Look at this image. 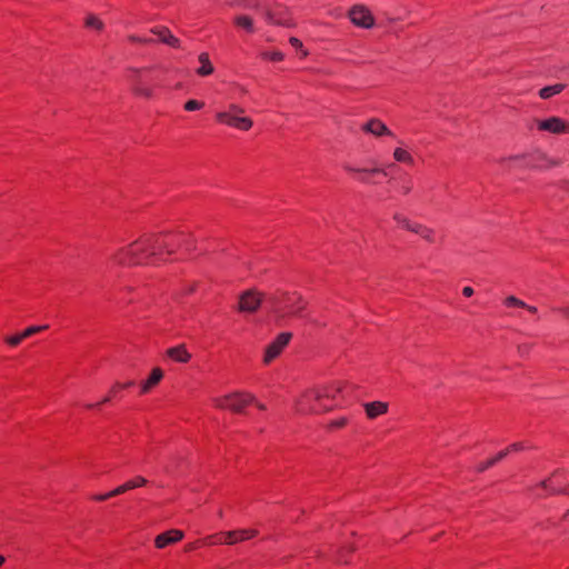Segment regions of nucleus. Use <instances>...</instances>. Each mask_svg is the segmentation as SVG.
I'll return each instance as SVG.
<instances>
[{"label": "nucleus", "mask_w": 569, "mask_h": 569, "mask_svg": "<svg viewBox=\"0 0 569 569\" xmlns=\"http://www.w3.org/2000/svg\"><path fill=\"white\" fill-rule=\"evenodd\" d=\"M526 448L527 447L523 442H515V443H511L509 447H507L505 450H501L500 452H507V455H508L509 452L520 451Z\"/></svg>", "instance_id": "42"}, {"label": "nucleus", "mask_w": 569, "mask_h": 569, "mask_svg": "<svg viewBox=\"0 0 569 569\" xmlns=\"http://www.w3.org/2000/svg\"><path fill=\"white\" fill-rule=\"evenodd\" d=\"M258 408H259L260 410H264V406H263V405H259V406H258Z\"/></svg>", "instance_id": "53"}, {"label": "nucleus", "mask_w": 569, "mask_h": 569, "mask_svg": "<svg viewBox=\"0 0 569 569\" xmlns=\"http://www.w3.org/2000/svg\"><path fill=\"white\" fill-rule=\"evenodd\" d=\"M198 62H199L200 67L196 69V73L199 77H208L214 72V67H213L212 62L210 61V57H209L208 52H201L198 56Z\"/></svg>", "instance_id": "25"}, {"label": "nucleus", "mask_w": 569, "mask_h": 569, "mask_svg": "<svg viewBox=\"0 0 569 569\" xmlns=\"http://www.w3.org/2000/svg\"><path fill=\"white\" fill-rule=\"evenodd\" d=\"M348 17L357 27L370 29L375 26V17L366 6L356 4L351 7Z\"/></svg>", "instance_id": "11"}, {"label": "nucleus", "mask_w": 569, "mask_h": 569, "mask_svg": "<svg viewBox=\"0 0 569 569\" xmlns=\"http://www.w3.org/2000/svg\"><path fill=\"white\" fill-rule=\"evenodd\" d=\"M183 538V532L177 529H171L158 535L154 539V545L159 549H163L169 545L180 541Z\"/></svg>", "instance_id": "18"}, {"label": "nucleus", "mask_w": 569, "mask_h": 569, "mask_svg": "<svg viewBox=\"0 0 569 569\" xmlns=\"http://www.w3.org/2000/svg\"><path fill=\"white\" fill-rule=\"evenodd\" d=\"M134 292H136V288L134 287H132V286H123V287L118 288L112 293V298L111 299H113L118 303L130 305V303H132L136 300Z\"/></svg>", "instance_id": "21"}, {"label": "nucleus", "mask_w": 569, "mask_h": 569, "mask_svg": "<svg viewBox=\"0 0 569 569\" xmlns=\"http://www.w3.org/2000/svg\"><path fill=\"white\" fill-rule=\"evenodd\" d=\"M392 219L396 222L398 228L409 231V232H412V233H415L416 228L419 223V221L412 220V219L408 218L406 214L400 213V212L395 213Z\"/></svg>", "instance_id": "28"}, {"label": "nucleus", "mask_w": 569, "mask_h": 569, "mask_svg": "<svg viewBox=\"0 0 569 569\" xmlns=\"http://www.w3.org/2000/svg\"><path fill=\"white\" fill-rule=\"evenodd\" d=\"M415 234H418L427 243L433 244L437 241V232L433 228L428 227L421 222L418 223Z\"/></svg>", "instance_id": "29"}, {"label": "nucleus", "mask_w": 569, "mask_h": 569, "mask_svg": "<svg viewBox=\"0 0 569 569\" xmlns=\"http://www.w3.org/2000/svg\"><path fill=\"white\" fill-rule=\"evenodd\" d=\"M127 41L130 42V43H139V44H149V43L156 42V40L152 39V38L138 37V36H134V34L128 36L127 37Z\"/></svg>", "instance_id": "39"}, {"label": "nucleus", "mask_w": 569, "mask_h": 569, "mask_svg": "<svg viewBox=\"0 0 569 569\" xmlns=\"http://www.w3.org/2000/svg\"><path fill=\"white\" fill-rule=\"evenodd\" d=\"M264 18L269 23L290 27L292 17L289 9L282 4H274L264 11Z\"/></svg>", "instance_id": "12"}, {"label": "nucleus", "mask_w": 569, "mask_h": 569, "mask_svg": "<svg viewBox=\"0 0 569 569\" xmlns=\"http://www.w3.org/2000/svg\"><path fill=\"white\" fill-rule=\"evenodd\" d=\"M355 548L353 547H343L340 551H339V555L337 557V560L339 562H345V563H348V559H347V553H349L350 551H352Z\"/></svg>", "instance_id": "43"}, {"label": "nucleus", "mask_w": 569, "mask_h": 569, "mask_svg": "<svg viewBox=\"0 0 569 569\" xmlns=\"http://www.w3.org/2000/svg\"><path fill=\"white\" fill-rule=\"evenodd\" d=\"M348 423V418L346 417H340L338 419H333L331 420L328 425H327V428L328 430H338V429H341L343 427H346Z\"/></svg>", "instance_id": "38"}, {"label": "nucleus", "mask_w": 569, "mask_h": 569, "mask_svg": "<svg viewBox=\"0 0 569 569\" xmlns=\"http://www.w3.org/2000/svg\"><path fill=\"white\" fill-rule=\"evenodd\" d=\"M233 26L237 29L243 30L244 32L252 34L256 32L254 21L248 14H237L233 18Z\"/></svg>", "instance_id": "26"}, {"label": "nucleus", "mask_w": 569, "mask_h": 569, "mask_svg": "<svg viewBox=\"0 0 569 569\" xmlns=\"http://www.w3.org/2000/svg\"><path fill=\"white\" fill-rule=\"evenodd\" d=\"M160 260L154 233H143L131 243L117 249L109 257V261L112 264L128 267L157 263Z\"/></svg>", "instance_id": "2"}, {"label": "nucleus", "mask_w": 569, "mask_h": 569, "mask_svg": "<svg viewBox=\"0 0 569 569\" xmlns=\"http://www.w3.org/2000/svg\"><path fill=\"white\" fill-rule=\"evenodd\" d=\"M261 58L272 62H280L283 60L284 56L281 51H263L261 52Z\"/></svg>", "instance_id": "36"}, {"label": "nucleus", "mask_w": 569, "mask_h": 569, "mask_svg": "<svg viewBox=\"0 0 569 569\" xmlns=\"http://www.w3.org/2000/svg\"><path fill=\"white\" fill-rule=\"evenodd\" d=\"M117 496H120V495L116 493V489H113V490H111V491H109L107 493L93 495L91 497V499L94 500V501L101 502V501H106V500H108L110 498H113V497H117Z\"/></svg>", "instance_id": "41"}, {"label": "nucleus", "mask_w": 569, "mask_h": 569, "mask_svg": "<svg viewBox=\"0 0 569 569\" xmlns=\"http://www.w3.org/2000/svg\"><path fill=\"white\" fill-rule=\"evenodd\" d=\"M308 56V52L307 51H303L302 52V57H307Z\"/></svg>", "instance_id": "54"}, {"label": "nucleus", "mask_w": 569, "mask_h": 569, "mask_svg": "<svg viewBox=\"0 0 569 569\" xmlns=\"http://www.w3.org/2000/svg\"><path fill=\"white\" fill-rule=\"evenodd\" d=\"M266 295H260L257 291L248 290L239 298L238 309L240 312H254L260 306H264Z\"/></svg>", "instance_id": "13"}, {"label": "nucleus", "mask_w": 569, "mask_h": 569, "mask_svg": "<svg viewBox=\"0 0 569 569\" xmlns=\"http://www.w3.org/2000/svg\"><path fill=\"white\" fill-rule=\"evenodd\" d=\"M46 329H48V326H31L20 333L8 337L7 343L11 347H16L19 343H21L22 340H24L36 333H39Z\"/></svg>", "instance_id": "19"}, {"label": "nucleus", "mask_w": 569, "mask_h": 569, "mask_svg": "<svg viewBox=\"0 0 569 569\" xmlns=\"http://www.w3.org/2000/svg\"><path fill=\"white\" fill-rule=\"evenodd\" d=\"M84 27L87 29H92V30H96V31H101L104 27L103 22L101 21V19H99L97 16L94 14H88L84 19Z\"/></svg>", "instance_id": "34"}, {"label": "nucleus", "mask_w": 569, "mask_h": 569, "mask_svg": "<svg viewBox=\"0 0 569 569\" xmlns=\"http://www.w3.org/2000/svg\"><path fill=\"white\" fill-rule=\"evenodd\" d=\"M152 33L158 36V40L171 48H180V40L174 37L170 30L166 27L154 28L151 30Z\"/></svg>", "instance_id": "23"}, {"label": "nucleus", "mask_w": 569, "mask_h": 569, "mask_svg": "<svg viewBox=\"0 0 569 569\" xmlns=\"http://www.w3.org/2000/svg\"><path fill=\"white\" fill-rule=\"evenodd\" d=\"M345 388V383L337 381L308 389L296 400V410L303 415L332 410L342 403Z\"/></svg>", "instance_id": "1"}, {"label": "nucleus", "mask_w": 569, "mask_h": 569, "mask_svg": "<svg viewBox=\"0 0 569 569\" xmlns=\"http://www.w3.org/2000/svg\"><path fill=\"white\" fill-rule=\"evenodd\" d=\"M537 129L553 134L569 133V121L559 117H550L543 120H537Z\"/></svg>", "instance_id": "14"}, {"label": "nucleus", "mask_w": 569, "mask_h": 569, "mask_svg": "<svg viewBox=\"0 0 569 569\" xmlns=\"http://www.w3.org/2000/svg\"><path fill=\"white\" fill-rule=\"evenodd\" d=\"M167 356L179 363H187L191 359V353L187 350L184 345H179L167 350Z\"/></svg>", "instance_id": "24"}, {"label": "nucleus", "mask_w": 569, "mask_h": 569, "mask_svg": "<svg viewBox=\"0 0 569 569\" xmlns=\"http://www.w3.org/2000/svg\"><path fill=\"white\" fill-rule=\"evenodd\" d=\"M342 169L346 173L351 176L356 181L366 186H377L382 182L388 176V172L383 168H357L350 163H343Z\"/></svg>", "instance_id": "7"}, {"label": "nucleus", "mask_w": 569, "mask_h": 569, "mask_svg": "<svg viewBox=\"0 0 569 569\" xmlns=\"http://www.w3.org/2000/svg\"><path fill=\"white\" fill-rule=\"evenodd\" d=\"M253 402L254 397L249 392H233L212 399V403L216 408L227 409L236 413L243 412V410Z\"/></svg>", "instance_id": "8"}, {"label": "nucleus", "mask_w": 569, "mask_h": 569, "mask_svg": "<svg viewBox=\"0 0 569 569\" xmlns=\"http://www.w3.org/2000/svg\"><path fill=\"white\" fill-rule=\"evenodd\" d=\"M258 533L254 529H240L220 532L218 535L211 536L208 538L210 545L217 543H226V545H234L241 541L249 540L256 537Z\"/></svg>", "instance_id": "9"}, {"label": "nucleus", "mask_w": 569, "mask_h": 569, "mask_svg": "<svg viewBox=\"0 0 569 569\" xmlns=\"http://www.w3.org/2000/svg\"><path fill=\"white\" fill-rule=\"evenodd\" d=\"M462 295L466 297V298H469L473 295V289L469 286L465 287L462 289Z\"/></svg>", "instance_id": "47"}, {"label": "nucleus", "mask_w": 569, "mask_h": 569, "mask_svg": "<svg viewBox=\"0 0 569 569\" xmlns=\"http://www.w3.org/2000/svg\"><path fill=\"white\" fill-rule=\"evenodd\" d=\"M510 160L525 161L526 166L532 167V168H542V167H550V166L556 164V162L549 160L545 153H537V154H531V156H526V154L515 156V157H511Z\"/></svg>", "instance_id": "17"}, {"label": "nucleus", "mask_w": 569, "mask_h": 569, "mask_svg": "<svg viewBox=\"0 0 569 569\" xmlns=\"http://www.w3.org/2000/svg\"><path fill=\"white\" fill-rule=\"evenodd\" d=\"M197 284L194 282L192 283H186L182 287V292L184 296L191 295L194 292Z\"/></svg>", "instance_id": "45"}, {"label": "nucleus", "mask_w": 569, "mask_h": 569, "mask_svg": "<svg viewBox=\"0 0 569 569\" xmlns=\"http://www.w3.org/2000/svg\"><path fill=\"white\" fill-rule=\"evenodd\" d=\"M6 559L2 555H0V567L4 563Z\"/></svg>", "instance_id": "51"}, {"label": "nucleus", "mask_w": 569, "mask_h": 569, "mask_svg": "<svg viewBox=\"0 0 569 569\" xmlns=\"http://www.w3.org/2000/svg\"><path fill=\"white\" fill-rule=\"evenodd\" d=\"M567 517H569V509L566 511V513L563 515V519H566Z\"/></svg>", "instance_id": "52"}, {"label": "nucleus", "mask_w": 569, "mask_h": 569, "mask_svg": "<svg viewBox=\"0 0 569 569\" xmlns=\"http://www.w3.org/2000/svg\"><path fill=\"white\" fill-rule=\"evenodd\" d=\"M102 405H103V403H100V401H99V402H96V403H88V405H86L84 407H86V409L91 410V409H98V408H100Z\"/></svg>", "instance_id": "48"}, {"label": "nucleus", "mask_w": 569, "mask_h": 569, "mask_svg": "<svg viewBox=\"0 0 569 569\" xmlns=\"http://www.w3.org/2000/svg\"><path fill=\"white\" fill-rule=\"evenodd\" d=\"M148 483V480L142 476H136L134 478L126 481L123 485L116 488V493L122 495L129 490L143 487Z\"/></svg>", "instance_id": "30"}, {"label": "nucleus", "mask_w": 569, "mask_h": 569, "mask_svg": "<svg viewBox=\"0 0 569 569\" xmlns=\"http://www.w3.org/2000/svg\"><path fill=\"white\" fill-rule=\"evenodd\" d=\"M204 106V103L202 101H198V100H188L186 103H184V110L187 111H196V110H200L202 109Z\"/></svg>", "instance_id": "40"}, {"label": "nucleus", "mask_w": 569, "mask_h": 569, "mask_svg": "<svg viewBox=\"0 0 569 569\" xmlns=\"http://www.w3.org/2000/svg\"><path fill=\"white\" fill-rule=\"evenodd\" d=\"M154 241L157 247H159L161 260L164 259V256H170L179 249L187 252L198 250L197 240L190 232L186 231L154 233Z\"/></svg>", "instance_id": "4"}, {"label": "nucleus", "mask_w": 569, "mask_h": 569, "mask_svg": "<svg viewBox=\"0 0 569 569\" xmlns=\"http://www.w3.org/2000/svg\"><path fill=\"white\" fill-rule=\"evenodd\" d=\"M413 189V181L409 174L400 177L398 191L401 196H408Z\"/></svg>", "instance_id": "33"}, {"label": "nucleus", "mask_w": 569, "mask_h": 569, "mask_svg": "<svg viewBox=\"0 0 569 569\" xmlns=\"http://www.w3.org/2000/svg\"><path fill=\"white\" fill-rule=\"evenodd\" d=\"M566 88L563 83H556L552 86L543 87L539 90V97L541 99H550L551 97L561 93Z\"/></svg>", "instance_id": "32"}, {"label": "nucleus", "mask_w": 569, "mask_h": 569, "mask_svg": "<svg viewBox=\"0 0 569 569\" xmlns=\"http://www.w3.org/2000/svg\"><path fill=\"white\" fill-rule=\"evenodd\" d=\"M400 144H402L403 142L402 141H399ZM392 158L396 162L398 163H402V164H406L408 167H415L416 166V160H415V157L412 154V152L402 147V146H398L395 148L393 150V153H392Z\"/></svg>", "instance_id": "20"}, {"label": "nucleus", "mask_w": 569, "mask_h": 569, "mask_svg": "<svg viewBox=\"0 0 569 569\" xmlns=\"http://www.w3.org/2000/svg\"><path fill=\"white\" fill-rule=\"evenodd\" d=\"M134 386L133 381H128L124 383L117 382L114 383L111 389L109 390L108 395L100 401V403H108L111 400L119 397L120 392L124 389H128L130 387Z\"/></svg>", "instance_id": "31"}, {"label": "nucleus", "mask_w": 569, "mask_h": 569, "mask_svg": "<svg viewBox=\"0 0 569 569\" xmlns=\"http://www.w3.org/2000/svg\"><path fill=\"white\" fill-rule=\"evenodd\" d=\"M523 309H527L531 313H537L538 311L536 307L529 305H527V307H525Z\"/></svg>", "instance_id": "50"}, {"label": "nucleus", "mask_w": 569, "mask_h": 569, "mask_svg": "<svg viewBox=\"0 0 569 569\" xmlns=\"http://www.w3.org/2000/svg\"><path fill=\"white\" fill-rule=\"evenodd\" d=\"M264 307L276 315L277 321L291 317H303L307 302L298 292L276 291L264 297Z\"/></svg>", "instance_id": "3"}, {"label": "nucleus", "mask_w": 569, "mask_h": 569, "mask_svg": "<svg viewBox=\"0 0 569 569\" xmlns=\"http://www.w3.org/2000/svg\"><path fill=\"white\" fill-rule=\"evenodd\" d=\"M503 305L507 308H525V307H527L526 302H523L522 300L518 299L515 296H508L507 298H505Z\"/></svg>", "instance_id": "37"}, {"label": "nucleus", "mask_w": 569, "mask_h": 569, "mask_svg": "<svg viewBox=\"0 0 569 569\" xmlns=\"http://www.w3.org/2000/svg\"><path fill=\"white\" fill-rule=\"evenodd\" d=\"M563 475L560 472H555L550 478L541 481L538 485V488L546 490L548 495H568L569 493V485L568 486H561L560 478H562Z\"/></svg>", "instance_id": "16"}, {"label": "nucleus", "mask_w": 569, "mask_h": 569, "mask_svg": "<svg viewBox=\"0 0 569 569\" xmlns=\"http://www.w3.org/2000/svg\"><path fill=\"white\" fill-rule=\"evenodd\" d=\"M365 411L369 419H375L388 411V403L382 401H372L365 405Z\"/></svg>", "instance_id": "27"}, {"label": "nucleus", "mask_w": 569, "mask_h": 569, "mask_svg": "<svg viewBox=\"0 0 569 569\" xmlns=\"http://www.w3.org/2000/svg\"><path fill=\"white\" fill-rule=\"evenodd\" d=\"M361 131L376 138L395 137L393 132L378 118H371L361 126Z\"/></svg>", "instance_id": "15"}, {"label": "nucleus", "mask_w": 569, "mask_h": 569, "mask_svg": "<svg viewBox=\"0 0 569 569\" xmlns=\"http://www.w3.org/2000/svg\"><path fill=\"white\" fill-rule=\"evenodd\" d=\"M244 109L239 104L231 103L227 110L216 113V120L219 123L236 128L241 131H248L252 128L253 121L249 117L242 116Z\"/></svg>", "instance_id": "6"}, {"label": "nucleus", "mask_w": 569, "mask_h": 569, "mask_svg": "<svg viewBox=\"0 0 569 569\" xmlns=\"http://www.w3.org/2000/svg\"><path fill=\"white\" fill-rule=\"evenodd\" d=\"M162 378H163V370L159 367L153 368L151 370L149 377L147 378V380L141 382L140 393L141 395L148 393L152 388H154L156 386H158L160 383Z\"/></svg>", "instance_id": "22"}, {"label": "nucleus", "mask_w": 569, "mask_h": 569, "mask_svg": "<svg viewBox=\"0 0 569 569\" xmlns=\"http://www.w3.org/2000/svg\"><path fill=\"white\" fill-rule=\"evenodd\" d=\"M555 312H558L563 318L569 320V303L567 306L558 307L553 309Z\"/></svg>", "instance_id": "44"}, {"label": "nucleus", "mask_w": 569, "mask_h": 569, "mask_svg": "<svg viewBox=\"0 0 569 569\" xmlns=\"http://www.w3.org/2000/svg\"><path fill=\"white\" fill-rule=\"evenodd\" d=\"M292 338L290 332L279 333L273 341H271L264 350L263 363L270 365L276 358H278L283 349L288 346Z\"/></svg>", "instance_id": "10"}, {"label": "nucleus", "mask_w": 569, "mask_h": 569, "mask_svg": "<svg viewBox=\"0 0 569 569\" xmlns=\"http://www.w3.org/2000/svg\"><path fill=\"white\" fill-rule=\"evenodd\" d=\"M289 42L296 49H301L302 48V42L298 38H296V37H291L289 39Z\"/></svg>", "instance_id": "46"}, {"label": "nucleus", "mask_w": 569, "mask_h": 569, "mask_svg": "<svg viewBox=\"0 0 569 569\" xmlns=\"http://www.w3.org/2000/svg\"><path fill=\"white\" fill-rule=\"evenodd\" d=\"M505 457H507V452H498L495 457L480 462L477 467L479 472L487 470L488 468L495 466L497 462L501 461Z\"/></svg>", "instance_id": "35"}, {"label": "nucleus", "mask_w": 569, "mask_h": 569, "mask_svg": "<svg viewBox=\"0 0 569 569\" xmlns=\"http://www.w3.org/2000/svg\"><path fill=\"white\" fill-rule=\"evenodd\" d=\"M152 68H128L124 78L130 86L131 92L141 98L149 99L153 96V89L150 84L149 72Z\"/></svg>", "instance_id": "5"}, {"label": "nucleus", "mask_w": 569, "mask_h": 569, "mask_svg": "<svg viewBox=\"0 0 569 569\" xmlns=\"http://www.w3.org/2000/svg\"><path fill=\"white\" fill-rule=\"evenodd\" d=\"M518 350L520 353H527L529 351V346L528 345H521L518 347Z\"/></svg>", "instance_id": "49"}]
</instances>
